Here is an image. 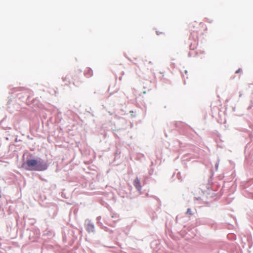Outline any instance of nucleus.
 <instances>
[{"instance_id":"39448f33","label":"nucleus","mask_w":253,"mask_h":253,"mask_svg":"<svg viewBox=\"0 0 253 253\" xmlns=\"http://www.w3.org/2000/svg\"><path fill=\"white\" fill-rule=\"evenodd\" d=\"M93 226L92 225H91V224H88L87 225V230L88 231H89L90 230H92V229H93Z\"/></svg>"},{"instance_id":"f257e3e1","label":"nucleus","mask_w":253,"mask_h":253,"mask_svg":"<svg viewBox=\"0 0 253 253\" xmlns=\"http://www.w3.org/2000/svg\"><path fill=\"white\" fill-rule=\"evenodd\" d=\"M189 29L191 31L190 38L192 39H197L199 34H203L206 30L205 25L202 22L194 21L189 25Z\"/></svg>"},{"instance_id":"423d86ee","label":"nucleus","mask_w":253,"mask_h":253,"mask_svg":"<svg viewBox=\"0 0 253 253\" xmlns=\"http://www.w3.org/2000/svg\"><path fill=\"white\" fill-rule=\"evenodd\" d=\"M187 213H188L189 214H192L191 211L190 209H188L186 211Z\"/></svg>"},{"instance_id":"0eeeda50","label":"nucleus","mask_w":253,"mask_h":253,"mask_svg":"<svg viewBox=\"0 0 253 253\" xmlns=\"http://www.w3.org/2000/svg\"><path fill=\"white\" fill-rule=\"evenodd\" d=\"M156 33H157V34L158 35H160V34H162V33H163V32H160V33H159V32H158V31H156Z\"/></svg>"},{"instance_id":"6e6552de","label":"nucleus","mask_w":253,"mask_h":253,"mask_svg":"<svg viewBox=\"0 0 253 253\" xmlns=\"http://www.w3.org/2000/svg\"><path fill=\"white\" fill-rule=\"evenodd\" d=\"M240 72V69H239L237 70L236 71V73H239Z\"/></svg>"},{"instance_id":"20e7f679","label":"nucleus","mask_w":253,"mask_h":253,"mask_svg":"<svg viewBox=\"0 0 253 253\" xmlns=\"http://www.w3.org/2000/svg\"><path fill=\"white\" fill-rule=\"evenodd\" d=\"M84 75L87 78H89L91 77L93 75V72L92 70L89 68H87L86 70L84 71Z\"/></svg>"},{"instance_id":"7ed1b4c3","label":"nucleus","mask_w":253,"mask_h":253,"mask_svg":"<svg viewBox=\"0 0 253 253\" xmlns=\"http://www.w3.org/2000/svg\"><path fill=\"white\" fill-rule=\"evenodd\" d=\"M133 185L138 191H140L141 190L140 181L137 177L134 179L133 181Z\"/></svg>"},{"instance_id":"f03ea898","label":"nucleus","mask_w":253,"mask_h":253,"mask_svg":"<svg viewBox=\"0 0 253 253\" xmlns=\"http://www.w3.org/2000/svg\"><path fill=\"white\" fill-rule=\"evenodd\" d=\"M27 169L29 170L41 171L46 169L45 165L35 159L27 160L26 162Z\"/></svg>"}]
</instances>
